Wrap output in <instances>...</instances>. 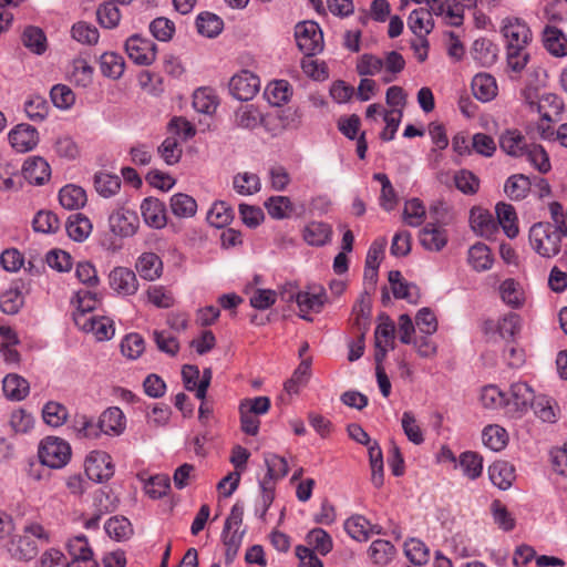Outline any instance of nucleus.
Instances as JSON below:
<instances>
[{
	"label": "nucleus",
	"instance_id": "38",
	"mask_svg": "<svg viewBox=\"0 0 567 567\" xmlns=\"http://www.w3.org/2000/svg\"><path fill=\"white\" fill-rule=\"evenodd\" d=\"M383 72L381 78L383 83L393 82L398 74L401 73L405 68L404 58L396 51L386 52L383 59Z\"/></svg>",
	"mask_w": 567,
	"mask_h": 567
},
{
	"label": "nucleus",
	"instance_id": "54",
	"mask_svg": "<svg viewBox=\"0 0 567 567\" xmlns=\"http://www.w3.org/2000/svg\"><path fill=\"white\" fill-rule=\"evenodd\" d=\"M32 226L37 233L53 234L60 228V219L52 212L40 210L35 214Z\"/></svg>",
	"mask_w": 567,
	"mask_h": 567
},
{
	"label": "nucleus",
	"instance_id": "60",
	"mask_svg": "<svg viewBox=\"0 0 567 567\" xmlns=\"http://www.w3.org/2000/svg\"><path fill=\"white\" fill-rule=\"evenodd\" d=\"M525 156L539 173L546 174L550 171L549 156L542 145L530 144Z\"/></svg>",
	"mask_w": 567,
	"mask_h": 567
},
{
	"label": "nucleus",
	"instance_id": "31",
	"mask_svg": "<svg viewBox=\"0 0 567 567\" xmlns=\"http://www.w3.org/2000/svg\"><path fill=\"white\" fill-rule=\"evenodd\" d=\"M23 45L32 53L42 55L48 48L45 33L38 27H27L21 37Z\"/></svg>",
	"mask_w": 567,
	"mask_h": 567
},
{
	"label": "nucleus",
	"instance_id": "3",
	"mask_svg": "<svg viewBox=\"0 0 567 567\" xmlns=\"http://www.w3.org/2000/svg\"><path fill=\"white\" fill-rule=\"evenodd\" d=\"M567 238V226H554L550 223H536L529 229L532 248H558Z\"/></svg>",
	"mask_w": 567,
	"mask_h": 567
},
{
	"label": "nucleus",
	"instance_id": "27",
	"mask_svg": "<svg viewBox=\"0 0 567 567\" xmlns=\"http://www.w3.org/2000/svg\"><path fill=\"white\" fill-rule=\"evenodd\" d=\"M136 269L146 280L157 279L163 269V262L153 251H145L136 262Z\"/></svg>",
	"mask_w": 567,
	"mask_h": 567
},
{
	"label": "nucleus",
	"instance_id": "28",
	"mask_svg": "<svg viewBox=\"0 0 567 567\" xmlns=\"http://www.w3.org/2000/svg\"><path fill=\"white\" fill-rule=\"evenodd\" d=\"M235 213L231 206L224 200H216L207 212V221L216 227L224 228L234 219Z\"/></svg>",
	"mask_w": 567,
	"mask_h": 567
},
{
	"label": "nucleus",
	"instance_id": "26",
	"mask_svg": "<svg viewBox=\"0 0 567 567\" xmlns=\"http://www.w3.org/2000/svg\"><path fill=\"white\" fill-rule=\"evenodd\" d=\"M59 200L64 208L74 210L82 208L85 205L87 197L82 187L69 184L60 189Z\"/></svg>",
	"mask_w": 567,
	"mask_h": 567
},
{
	"label": "nucleus",
	"instance_id": "23",
	"mask_svg": "<svg viewBox=\"0 0 567 567\" xmlns=\"http://www.w3.org/2000/svg\"><path fill=\"white\" fill-rule=\"evenodd\" d=\"M544 45L555 56L567 55V37L558 28L547 25L543 32Z\"/></svg>",
	"mask_w": 567,
	"mask_h": 567
},
{
	"label": "nucleus",
	"instance_id": "46",
	"mask_svg": "<svg viewBox=\"0 0 567 567\" xmlns=\"http://www.w3.org/2000/svg\"><path fill=\"white\" fill-rule=\"evenodd\" d=\"M261 113L252 104L243 105L235 113V124L241 128L252 130L261 123Z\"/></svg>",
	"mask_w": 567,
	"mask_h": 567
},
{
	"label": "nucleus",
	"instance_id": "14",
	"mask_svg": "<svg viewBox=\"0 0 567 567\" xmlns=\"http://www.w3.org/2000/svg\"><path fill=\"white\" fill-rule=\"evenodd\" d=\"M144 221L153 228H163L166 225V209L163 202L154 197L144 198L141 204Z\"/></svg>",
	"mask_w": 567,
	"mask_h": 567
},
{
	"label": "nucleus",
	"instance_id": "5",
	"mask_svg": "<svg viewBox=\"0 0 567 567\" xmlns=\"http://www.w3.org/2000/svg\"><path fill=\"white\" fill-rule=\"evenodd\" d=\"M125 50L128 58L140 65H150L156 59V44L138 34H133L126 40Z\"/></svg>",
	"mask_w": 567,
	"mask_h": 567
},
{
	"label": "nucleus",
	"instance_id": "2",
	"mask_svg": "<svg viewBox=\"0 0 567 567\" xmlns=\"http://www.w3.org/2000/svg\"><path fill=\"white\" fill-rule=\"evenodd\" d=\"M295 38L299 50L307 56L320 53L323 49V35L315 21H302L295 27Z\"/></svg>",
	"mask_w": 567,
	"mask_h": 567
},
{
	"label": "nucleus",
	"instance_id": "50",
	"mask_svg": "<svg viewBox=\"0 0 567 567\" xmlns=\"http://www.w3.org/2000/svg\"><path fill=\"white\" fill-rule=\"evenodd\" d=\"M395 548L389 540L377 539L369 548V556L377 565H386L392 560Z\"/></svg>",
	"mask_w": 567,
	"mask_h": 567
},
{
	"label": "nucleus",
	"instance_id": "45",
	"mask_svg": "<svg viewBox=\"0 0 567 567\" xmlns=\"http://www.w3.org/2000/svg\"><path fill=\"white\" fill-rule=\"evenodd\" d=\"M491 514L494 524L504 532H511L516 526V519L507 507L499 501L494 499L491 504Z\"/></svg>",
	"mask_w": 567,
	"mask_h": 567
},
{
	"label": "nucleus",
	"instance_id": "12",
	"mask_svg": "<svg viewBox=\"0 0 567 567\" xmlns=\"http://www.w3.org/2000/svg\"><path fill=\"white\" fill-rule=\"evenodd\" d=\"M111 288L122 296H132L138 289V282L133 270L125 267L114 268L110 276Z\"/></svg>",
	"mask_w": 567,
	"mask_h": 567
},
{
	"label": "nucleus",
	"instance_id": "40",
	"mask_svg": "<svg viewBox=\"0 0 567 567\" xmlns=\"http://www.w3.org/2000/svg\"><path fill=\"white\" fill-rule=\"evenodd\" d=\"M101 72L111 79H120L124 72L125 62L122 55L115 52H105L100 59Z\"/></svg>",
	"mask_w": 567,
	"mask_h": 567
},
{
	"label": "nucleus",
	"instance_id": "30",
	"mask_svg": "<svg viewBox=\"0 0 567 567\" xmlns=\"http://www.w3.org/2000/svg\"><path fill=\"white\" fill-rule=\"evenodd\" d=\"M9 550L17 560L29 561L38 555L39 548L30 536L22 535L12 542Z\"/></svg>",
	"mask_w": 567,
	"mask_h": 567
},
{
	"label": "nucleus",
	"instance_id": "53",
	"mask_svg": "<svg viewBox=\"0 0 567 567\" xmlns=\"http://www.w3.org/2000/svg\"><path fill=\"white\" fill-rule=\"evenodd\" d=\"M217 104V97L209 89L202 87L194 92L193 106L197 112L212 114L216 111Z\"/></svg>",
	"mask_w": 567,
	"mask_h": 567
},
{
	"label": "nucleus",
	"instance_id": "11",
	"mask_svg": "<svg viewBox=\"0 0 567 567\" xmlns=\"http://www.w3.org/2000/svg\"><path fill=\"white\" fill-rule=\"evenodd\" d=\"M326 300V291L321 286L313 287L310 291H298L296 296V302L301 312L300 317L307 321H312V318L308 317L306 312H319L322 309Z\"/></svg>",
	"mask_w": 567,
	"mask_h": 567
},
{
	"label": "nucleus",
	"instance_id": "29",
	"mask_svg": "<svg viewBox=\"0 0 567 567\" xmlns=\"http://www.w3.org/2000/svg\"><path fill=\"white\" fill-rule=\"evenodd\" d=\"M530 179L524 174L509 176L504 185L505 194L513 200L524 199L530 190Z\"/></svg>",
	"mask_w": 567,
	"mask_h": 567
},
{
	"label": "nucleus",
	"instance_id": "21",
	"mask_svg": "<svg viewBox=\"0 0 567 567\" xmlns=\"http://www.w3.org/2000/svg\"><path fill=\"white\" fill-rule=\"evenodd\" d=\"M99 427L105 434H121L125 429V416L120 408L106 409L99 419Z\"/></svg>",
	"mask_w": 567,
	"mask_h": 567
},
{
	"label": "nucleus",
	"instance_id": "52",
	"mask_svg": "<svg viewBox=\"0 0 567 567\" xmlns=\"http://www.w3.org/2000/svg\"><path fill=\"white\" fill-rule=\"evenodd\" d=\"M70 80L79 86H89L93 80V68L85 59H75L70 71Z\"/></svg>",
	"mask_w": 567,
	"mask_h": 567
},
{
	"label": "nucleus",
	"instance_id": "20",
	"mask_svg": "<svg viewBox=\"0 0 567 567\" xmlns=\"http://www.w3.org/2000/svg\"><path fill=\"white\" fill-rule=\"evenodd\" d=\"M488 475L492 483L503 491L508 489L516 477L514 466L505 461L493 463L488 467Z\"/></svg>",
	"mask_w": 567,
	"mask_h": 567
},
{
	"label": "nucleus",
	"instance_id": "36",
	"mask_svg": "<svg viewBox=\"0 0 567 567\" xmlns=\"http://www.w3.org/2000/svg\"><path fill=\"white\" fill-rule=\"evenodd\" d=\"M502 300L512 308H519L524 303V291L513 278L505 279L499 286Z\"/></svg>",
	"mask_w": 567,
	"mask_h": 567
},
{
	"label": "nucleus",
	"instance_id": "42",
	"mask_svg": "<svg viewBox=\"0 0 567 567\" xmlns=\"http://www.w3.org/2000/svg\"><path fill=\"white\" fill-rule=\"evenodd\" d=\"M233 187L239 195H252L260 190V178L254 173H238L233 178Z\"/></svg>",
	"mask_w": 567,
	"mask_h": 567
},
{
	"label": "nucleus",
	"instance_id": "19",
	"mask_svg": "<svg viewBox=\"0 0 567 567\" xmlns=\"http://www.w3.org/2000/svg\"><path fill=\"white\" fill-rule=\"evenodd\" d=\"M419 237L424 248H444L447 244L446 229L436 223H427L420 230Z\"/></svg>",
	"mask_w": 567,
	"mask_h": 567
},
{
	"label": "nucleus",
	"instance_id": "8",
	"mask_svg": "<svg viewBox=\"0 0 567 567\" xmlns=\"http://www.w3.org/2000/svg\"><path fill=\"white\" fill-rule=\"evenodd\" d=\"M502 33L506 40V48L528 47L532 42V32L529 27L517 18L505 19Z\"/></svg>",
	"mask_w": 567,
	"mask_h": 567
},
{
	"label": "nucleus",
	"instance_id": "62",
	"mask_svg": "<svg viewBox=\"0 0 567 567\" xmlns=\"http://www.w3.org/2000/svg\"><path fill=\"white\" fill-rule=\"evenodd\" d=\"M306 539L312 550H317L321 555H327L332 549V539L322 528H313L308 533Z\"/></svg>",
	"mask_w": 567,
	"mask_h": 567
},
{
	"label": "nucleus",
	"instance_id": "9",
	"mask_svg": "<svg viewBox=\"0 0 567 567\" xmlns=\"http://www.w3.org/2000/svg\"><path fill=\"white\" fill-rule=\"evenodd\" d=\"M109 225L114 235L130 237L136 231L138 217L136 213L121 208L110 215Z\"/></svg>",
	"mask_w": 567,
	"mask_h": 567
},
{
	"label": "nucleus",
	"instance_id": "10",
	"mask_svg": "<svg viewBox=\"0 0 567 567\" xmlns=\"http://www.w3.org/2000/svg\"><path fill=\"white\" fill-rule=\"evenodd\" d=\"M11 146L20 153L33 150L39 142V133L29 124H19L8 135Z\"/></svg>",
	"mask_w": 567,
	"mask_h": 567
},
{
	"label": "nucleus",
	"instance_id": "59",
	"mask_svg": "<svg viewBox=\"0 0 567 567\" xmlns=\"http://www.w3.org/2000/svg\"><path fill=\"white\" fill-rule=\"evenodd\" d=\"M158 154L167 165H174L179 162L183 150L175 136L166 137L157 148Z\"/></svg>",
	"mask_w": 567,
	"mask_h": 567
},
{
	"label": "nucleus",
	"instance_id": "49",
	"mask_svg": "<svg viewBox=\"0 0 567 567\" xmlns=\"http://www.w3.org/2000/svg\"><path fill=\"white\" fill-rule=\"evenodd\" d=\"M482 440L492 451H501L507 444L508 435L499 425H488L483 430Z\"/></svg>",
	"mask_w": 567,
	"mask_h": 567
},
{
	"label": "nucleus",
	"instance_id": "39",
	"mask_svg": "<svg viewBox=\"0 0 567 567\" xmlns=\"http://www.w3.org/2000/svg\"><path fill=\"white\" fill-rule=\"evenodd\" d=\"M24 305V297L18 286L10 287L0 293V311L6 315H16Z\"/></svg>",
	"mask_w": 567,
	"mask_h": 567
},
{
	"label": "nucleus",
	"instance_id": "34",
	"mask_svg": "<svg viewBox=\"0 0 567 567\" xmlns=\"http://www.w3.org/2000/svg\"><path fill=\"white\" fill-rule=\"evenodd\" d=\"M389 282L391 284L392 292L396 299H406L409 302H416L419 296L412 291L416 290V286L403 280L399 270H391L389 272Z\"/></svg>",
	"mask_w": 567,
	"mask_h": 567
},
{
	"label": "nucleus",
	"instance_id": "44",
	"mask_svg": "<svg viewBox=\"0 0 567 567\" xmlns=\"http://www.w3.org/2000/svg\"><path fill=\"white\" fill-rule=\"evenodd\" d=\"M171 210L177 217L188 218L196 214L197 203L192 196L178 193L171 197Z\"/></svg>",
	"mask_w": 567,
	"mask_h": 567
},
{
	"label": "nucleus",
	"instance_id": "13",
	"mask_svg": "<svg viewBox=\"0 0 567 567\" xmlns=\"http://www.w3.org/2000/svg\"><path fill=\"white\" fill-rule=\"evenodd\" d=\"M529 145L526 136L518 130H507L499 136L501 150L513 157L525 156Z\"/></svg>",
	"mask_w": 567,
	"mask_h": 567
},
{
	"label": "nucleus",
	"instance_id": "43",
	"mask_svg": "<svg viewBox=\"0 0 567 567\" xmlns=\"http://www.w3.org/2000/svg\"><path fill=\"white\" fill-rule=\"evenodd\" d=\"M68 551L72 557V561L91 563L93 560V550L89 545L86 536L79 535L68 543Z\"/></svg>",
	"mask_w": 567,
	"mask_h": 567
},
{
	"label": "nucleus",
	"instance_id": "15",
	"mask_svg": "<svg viewBox=\"0 0 567 567\" xmlns=\"http://www.w3.org/2000/svg\"><path fill=\"white\" fill-rule=\"evenodd\" d=\"M22 175L30 184L42 185L50 178L51 168L44 158L29 157L22 166Z\"/></svg>",
	"mask_w": 567,
	"mask_h": 567
},
{
	"label": "nucleus",
	"instance_id": "17",
	"mask_svg": "<svg viewBox=\"0 0 567 567\" xmlns=\"http://www.w3.org/2000/svg\"><path fill=\"white\" fill-rule=\"evenodd\" d=\"M471 55L481 66L487 68L496 62L498 47L489 39L480 38L473 42Z\"/></svg>",
	"mask_w": 567,
	"mask_h": 567
},
{
	"label": "nucleus",
	"instance_id": "64",
	"mask_svg": "<svg viewBox=\"0 0 567 567\" xmlns=\"http://www.w3.org/2000/svg\"><path fill=\"white\" fill-rule=\"evenodd\" d=\"M265 463L267 466V474L265 477L270 482L282 478L288 474V463L279 455L266 454Z\"/></svg>",
	"mask_w": 567,
	"mask_h": 567
},
{
	"label": "nucleus",
	"instance_id": "51",
	"mask_svg": "<svg viewBox=\"0 0 567 567\" xmlns=\"http://www.w3.org/2000/svg\"><path fill=\"white\" fill-rule=\"evenodd\" d=\"M528 47L506 48V63L508 70L519 74L529 62Z\"/></svg>",
	"mask_w": 567,
	"mask_h": 567
},
{
	"label": "nucleus",
	"instance_id": "41",
	"mask_svg": "<svg viewBox=\"0 0 567 567\" xmlns=\"http://www.w3.org/2000/svg\"><path fill=\"white\" fill-rule=\"evenodd\" d=\"M264 205L274 219L289 218L293 213V205L287 196H271Z\"/></svg>",
	"mask_w": 567,
	"mask_h": 567
},
{
	"label": "nucleus",
	"instance_id": "61",
	"mask_svg": "<svg viewBox=\"0 0 567 567\" xmlns=\"http://www.w3.org/2000/svg\"><path fill=\"white\" fill-rule=\"evenodd\" d=\"M383 59L371 53L362 54L357 62V72L361 76H373L383 70Z\"/></svg>",
	"mask_w": 567,
	"mask_h": 567
},
{
	"label": "nucleus",
	"instance_id": "24",
	"mask_svg": "<svg viewBox=\"0 0 567 567\" xmlns=\"http://www.w3.org/2000/svg\"><path fill=\"white\" fill-rule=\"evenodd\" d=\"M408 25L416 38L426 37L434 27L431 12L424 8L413 10L408 18Z\"/></svg>",
	"mask_w": 567,
	"mask_h": 567
},
{
	"label": "nucleus",
	"instance_id": "6",
	"mask_svg": "<svg viewBox=\"0 0 567 567\" xmlns=\"http://www.w3.org/2000/svg\"><path fill=\"white\" fill-rule=\"evenodd\" d=\"M259 78L248 70L236 73L229 81V92L239 101L251 100L259 91Z\"/></svg>",
	"mask_w": 567,
	"mask_h": 567
},
{
	"label": "nucleus",
	"instance_id": "63",
	"mask_svg": "<svg viewBox=\"0 0 567 567\" xmlns=\"http://www.w3.org/2000/svg\"><path fill=\"white\" fill-rule=\"evenodd\" d=\"M24 111L31 121H43L49 112V104L41 95H32L24 103Z\"/></svg>",
	"mask_w": 567,
	"mask_h": 567
},
{
	"label": "nucleus",
	"instance_id": "18",
	"mask_svg": "<svg viewBox=\"0 0 567 567\" xmlns=\"http://www.w3.org/2000/svg\"><path fill=\"white\" fill-rule=\"evenodd\" d=\"M344 529L355 540L365 542L371 534H380L377 525H372L364 516L353 515L344 523Z\"/></svg>",
	"mask_w": 567,
	"mask_h": 567
},
{
	"label": "nucleus",
	"instance_id": "37",
	"mask_svg": "<svg viewBox=\"0 0 567 567\" xmlns=\"http://www.w3.org/2000/svg\"><path fill=\"white\" fill-rule=\"evenodd\" d=\"M535 399L533 389L525 382H516L511 385V399L517 411H526Z\"/></svg>",
	"mask_w": 567,
	"mask_h": 567
},
{
	"label": "nucleus",
	"instance_id": "56",
	"mask_svg": "<svg viewBox=\"0 0 567 567\" xmlns=\"http://www.w3.org/2000/svg\"><path fill=\"white\" fill-rule=\"evenodd\" d=\"M460 467L464 475L475 480L482 474L483 460L475 452H464L460 455Z\"/></svg>",
	"mask_w": 567,
	"mask_h": 567
},
{
	"label": "nucleus",
	"instance_id": "48",
	"mask_svg": "<svg viewBox=\"0 0 567 567\" xmlns=\"http://www.w3.org/2000/svg\"><path fill=\"white\" fill-rule=\"evenodd\" d=\"M223 20L214 13L203 12L196 19V27L200 34L214 38L223 30Z\"/></svg>",
	"mask_w": 567,
	"mask_h": 567
},
{
	"label": "nucleus",
	"instance_id": "4",
	"mask_svg": "<svg viewBox=\"0 0 567 567\" xmlns=\"http://www.w3.org/2000/svg\"><path fill=\"white\" fill-rule=\"evenodd\" d=\"M85 474L96 483L109 481L114 475L112 457L106 452H91L85 460Z\"/></svg>",
	"mask_w": 567,
	"mask_h": 567
},
{
	"label": "nucleus",
	"instance_id": "25",
	"mask_svg": "<svg viewBox=\"0 0 567 567\" xmlns=\"http://www.w3.org/2000/svg\"><path fill=\"white\" fill-rule=\"evenodd\" d=\"M91 220L82 215L75 214L70 216L65 221V230L71 239L78 243L85 240L92 231Z\"/></svg>",
	"mask_w": 567,
	"mask_h": 567
},
{
	"label": "nucleus",
	"instance_id": "16",
	"mask_svg": "<svg viewBox=\"0 0 567 567\" xmlns=\"http://www.w3.org/2000/svg\"><path fill=\"white\" fill-rule=\"evenodd\" d=\"M497 227L503 228L508 238H515L518 233V218L513 205L501 202L495 206Z\"/></svg>",
	"mask_w": 567,
	"mask_h": 567
},
{
	"label": "nucleus",
	"instance_id": "32",
	"mask_svg": "<svg viewBox=\"0 0 567 567\" xmlns=\"http://www.w3.org/2000/svg\"><path fill=\"white\" fill-rule=\"evenodd\" d=\"M332 235L330 225L321 221L308 224L303 230V238L310 246H323Z\"/></svg>",
	"mask_w": 567,
	"mask_h": 567
},
{
	"label": "nucleus",
	"instance_id": "58",
	"mask_svg": "<svg viewBox=\"0 0 567 567\" xmlns=\"http://www.w3.org/2000/svg\"><path fill=\"white\" fill-rule=\"evenodd\" d=\"M265 95L271 105L280 106L289 100V83L284 80L275 81L266 87Z\"/></svg>",
	"mask_w": 567,
	"mask_h": 567
},
{
	"label": "nucleus",
	"instance_id": "47",
	"mask_svg": "<svg viewBox=\"0 0 567 567\" xmlns=\"http://www.w3.org/2000/svg\"><path fill=\"white\" fill-rule=\"evenodd\" d=\"M94 187L103 197L115 195L121 188V179L117 175L100 172L94 176Z\"/></svg>",
	"mask_w": 567,
	"mask_h": 567
},
{
	"label": "nucleus",
	"instance_id": "22",
	"mask_svg": "<svg viewBox=\"0 0 567 567\" xmlns=\"http://www.w3.org/2000/svg\"><path fill=\"white\" fill-rule=\"evenodd\" d=\"M471 86L474 96L482 102H488L497 94L496 80L487 73L476 74L472 80Z\"/></svg>",
	"mask_w": 567,
	"mask_h": 567
},
{
	"label": "nucleus",
	"instance_id": "35",
	"mask_svg": "<svg viewBox=\"0 0 567 567\" xmlns=\"http://www.w3.org/2000/svg\"><path fill=\"white\" fill-rule=\"evenodd\" d=\"M104 529L111 538L117 542L127 540L133 535L132 524L124 516L111 517L106 520Z\"/></svg>",
	"mask_w": 567,
	"mask_h": 567
},
{
	"label": "nucleus",
	"instance_id": "7",
	"mask_svg": "<svg viewBox=\"0 0 567 567\" xmlns=\"http://www.w3.org/2000/svg\"><path fill=\"white\" fill-rule=\"evenodd\" d=\"M470 226L477 236L486 240H494L499 234L497 221L492 213L478 206L470 210Z\"/></svg>",
	"mask_w": 567,
	"mask_h": 567
},
{
	"label": "nucleus",
	"instance_id": "1",
	"mask_svg": "<svg viewBox=\"0 0 567 567\" xmlns=\"http://www.w3.org/2000/svg\"><path fill=\"white\" fill-rule=\"evenodd\" d=\"M40 462L50 468H62L71 458L70 444L58 436L44 437L39 446Z\"/></svg>",
	"mask_w": 567,
	"mask_h": 567
},
{
	"label": "nucleus",
	"instance_id": "55",
	"mask_svg": "<svg viewBox=\"0 0 567 567\" xmlns=\"http://www.w3.org/2000/svg\"><path fill=\"white\" fill-rule=\"evenodd\" d=\"M426 215V209L419 198H412L405 202L403 218L404 221L413 227H417L423 224Z\"/></svg>",
	"mask_w": 567,
	"mask_h": 567
},
{
	"label": "nucleus",
	"instance_id": "57",
	"mask_svg": "<svg viewBox=\"0 0 567 567\" xmlns=\"http://www.w3.org/2000/svg\"><path fill=\"white\" fill-rule=\"evenodd\" d=\"M42 416L48 425L56 427L66 421L68 410L63 404L50 401L43 406Z\"/></svg>",
	"mask_w": 567,
	"mask_h": 567
},
{
	"label": "nucleus",
	"instance_id": "33",
	"mask_svg": "<svg viewBox=\"0 0 567 567\" xmlns=\"http://www.w3.org/2000/svg\"><path fill=\"white\" fill-rule=\"evenodd\" d=\"M2 389L10 400L21 401L28 395L30 386L24 378L18 374H8L3 379Z\"/></svg>",
	"mask_w": 567,
	"mask_h": 567
}]
</instances>
